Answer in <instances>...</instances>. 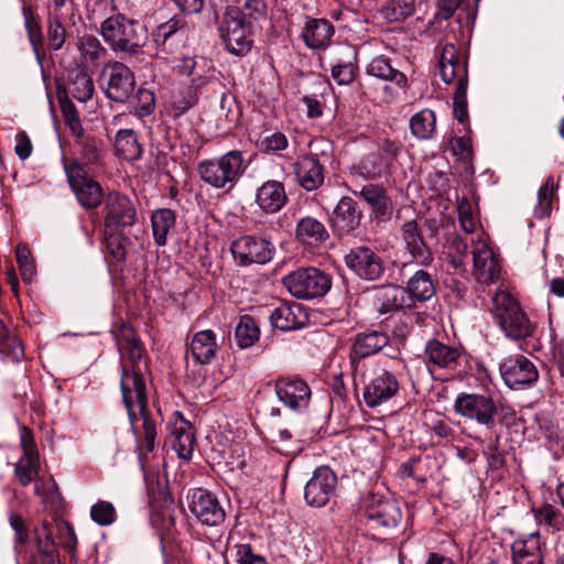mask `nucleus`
<instances>
[{
  "mask_svg": "<svg viewBox=\"0 0 564 564\" xmlns=\"http://www.w3.org/2000/svg\"><path fill=\"white\" fill-rule=\"evenodd\" d=\"M235 261L242 267L250 264H264L272 260L273 245L259 237L242 236L236 239L230 247Z\"/></svg>",
  "mask_w": 564,
  "mask_h": 564,
  "instance_id": "obj_11",
  "label": "nucleus"
},
{
  "mask_svg": "<svg viewBox=\"0 0 564 564\" xmlns=\"http://www.w3.org/2000/svg\"><path fill=\"white\" fill-rule=\"evenodd\" d=\"M295 175L299 184L306 191L317 189L325 178L323 165L313 155H303L297 159Z\"/></svg>",
  "mask_w": 564,
  "mask_h": 564,
  "instance_id": "obj_27",
  "label": "nucleus"
},
{
  "mask_svg": "<svg viewBox=\"0 0 564 564\" xmlns=\"http://www.w3.org/2000/svg\"><path fill=\"white\" fill-rule=\"evenodd\" d=\"M259 151L267 154H276L289 145L286 135L280 131H264L256 139Z\"/></svg>",
  "mask_w": 564,
  "mask_h": 564,
  "instance_id": "obj_44",
  "label": "nucleus"
},
{
  "mask_svg": "<svg viewBox=\"0 0 564 564\" xmlns=\"http://www.w3.org/2000/svg\"><path fill=\"white\" fill-rule=\"evenodd\" d=\"M259 336L260 330L253 317L241 316L235 328L237 345L240 348H249L259 339Z\"/></svg>",
  "mask_w": 564,
  "mask_h": 564,
  "instance_id": "obj_43",
  "label": "nucleus"
},
{
  "mask_svg": "<svg viewBox=\"0 0 564 564\" xmlns=\"http://www.w3.org/2000/svg\"><path fill=\"white\" fill-rule=\"evenodd\" d=\"M413 306L415 302H425L435 294V284L432 274L425 269H417L403 288Z\"/></svg>",
  "mask_w": 564,
  "mask_h": 564,
  "instance_id": "obj_29",
  "label": "nucleus"
},
{
  "mask_svg": "<svg viewBox=\"0 0 564 564\" xmlns=\"http://www.w3.org/2000/svg\"><path fill=\"white\" fill-rule=\"evenodd\" d=\"M405 290L399 285H384L376 290L375 305L379 316L387 318L388 315L404 307H411Z\"/></svg>",
  "mask_w": 564,
  "mask_h": 564,
  "instance_id": "obj_24",
  "label": "nucleus"
},
{
  "mask_svg": "<svg viewBox=\"0 0 564 564\" xmlns=\"http://www.w3.org/2000/svg\"><path fill=\"white\" fill-rule=\"evenodd\" d=\"M236 550L238 564H267L265 557L256 553L250 544H238Z\"/></svg>",
  "mask_w": 564,
  "mask_h": 564,
  "instance_id": "obj_60",
  "label": "nucleus"
},
{
  "mask_svg": "<svg viewBox=\"0 0 564 564\" xmlns=\"http://www.w3.org/2000/svg\"><path fill=\"white\" fill-rule=\"evenodd\" d=\"M118 4L117 0H96L89 8H88V19L95 20L99 19L106 13H115L118 12Z\"/></svg>",
  "mask_w": 564,
  "mask_h": 564,
  "instance_id": "obj_62",
  "label": "nucleus"
},
{
  "mask_svg": "<svg viewBox=\"0 0 564 564\" xmlns=\"http://www.w3.org/2000/svg\"><path fill=\"white\" fill-rule=\"evenodd\" d=\"M275 393L281 402L294 411L307 408L311 400L308 384L299 378H279L274 384Z\"/></svg>",
  "mask_w": 564,
  "mask_h": 564,
  "instance_id": "obj_22",
  "label": "nucleus"
},
{
  "mask_svg": "<svg viewBox=\"0 0 564 564\" xmlns=\"http://www.w3.org/2000/svg\"><path fill=\"white\" fill-rule=\"evenodd\" d=\"M359 196L371 207L377 217H384L389 214L390 200L383 187L367 184L359 192Z\"/></svg>",
  "mask_w": 564,
  "mask_h": 564,
  "instance_id": "obj_40",
  "label": "nucleus"
},
{
  "mask_svg": "<svg viewBox=\"0 0 564 564\" xmlns=\"http://www.w3.org/2000/svg\"><path fill=\"white\" fill-rule=\"evenodd\" d=\"M95 91L90 75L84 69H76L70 74L68 93L78 101L85 102L93 97Z\"/></svg>",
  "mask_w": 564,
  "mask_h": 564,
  "instance_id": "obj_41",
  "label": "nucleus"
},
{
  "mask_svg": "<svg viewBox=\"0 0 564 564\" xmlns=\"http://www.w3.org/2000/svg\"><path fill=\"white\" fill-rule=\"evenodd\" d=\"M288 199L284 184L274 180L264 182L256 193V204L265 214L280 212Z\"/></svg>",
  "mask_w": 564,
  "mask_h": 564,
  "instance_id": "obj_26",
  "label": "nucleus"
},
{
  "mask_svg": "<svg viewBox=\"0 0 564 564\" xmlns=\"http://www.w3.org/2000/svg\"><path fill=\"white\" fill-rule=\"evenodd\" d=\"M383 12L389 20H404L414 13V0H390Z\"/></svg>",
  "mask_w": 564,
  "mask_h": 564,
  "instance_id": "obj_47",
  "label": "nucleus"
},
{
  "mask_svg": "<svg viewBox=\"0 0 564 564\" xmlns=\"http://www.w3.org/2000/svg\"><path fill=\"white\" fill-rule=\"evenodd\" d=\"M535 517L540 522H544L555 530H561L564 527V517L551 505H545L539 509Z\"/></svg>",
  "mask_w": 564,
  "mask_h": 564,
  "instance_id": "obj_59",
  "label": "nucleus"
},
{
  "mask_svg": "<svg viewBox=\"0 0 564 564\" xmlns=\"http://www.w3.org/2000/svg\"><path fill=\"white\" fill-rule=\"evenodd\" d=\"M467 257V243L458 237H454L446 246L445 258L454 269L465 264Z\"/></svg>",
  "mask_w": 564,
  "mask_h": 564,
  "instance_id": "obj_48",
  "label": "nucleus"
},
{
  "mask_svg": "<svg viewBox=\"0 0 564 564\" xmlns=\"http://www.w3.org/2000/svg\"><path fill=\"white\" fill-rule=\"evenodd\" d=\"M458 220L464 231L471 234L478 226L477 216L473 212L471 204L467 199H462L457 206Z\"/></svg>",
  "mask_w": 564,
  "mask_h": 564,
  "instance_id": "obj_55",
  "label": "nucleus"
},
{
  "mask_svg": "<svg viewBox=\"0 0 564 564\" xmlns=\"http://www.w3.org/2000/svg\"><path fill=\"white\" fill-rule=\"evenodd\" d=\"M22 9V15L24 18L25 29L28 32L29 40L33 46V48L36 51L37 46L42 43V33L41 28L37 22L34 21L33 18V10L30 4L26 2H23Z\"/></svg>",
  "mask_w": 564,
  "mask_h": 564,
  "instance_id": "obj_52",
  "label": "nucleus"
},
{
  "mask_svg": "<svg viewBox=\"0 0 564 564\" xmlns=\"http://www.w3.org/2000/svg\"><path fill=\"white\" fill-rule=\"evenodd\" d=\"M401 239L404 249L411 257V261L403 263L402 270H406L413 264L423 268L431 265L434 260L433 253L424 241L422 231L415 220H410L402 225Z\"/></svg>",
  "mask_w": 564,
  "mask_h": 564,
  "instance_id": "obj_14",
  "label": "nucleus"
},
{
  "mask_svg": "<svg viewBox=\"0 0 564 564\" xmlns=\"http://www.w3.org/2000/svg\"><path fill=\"white\" fill-rule=\"evenodd\" d=\"M286 290L297 299H315L325 295L330 289L329 276L316 268L299 269L282 280Z\"/></svg>",
  "mask_w": 564,
  "mask_h": 564,
  "instance_id": "obj_7",
  "label": "nucleus"
},
{
  "mask_svg": "<svg viewBox=\"0 0 564 564\" xmlns=\"http://www.w3.org/2000/svg\"><path fill=\"white\" fill-rule=\"evenodd\" d=\"M429 361L440 368H449L457 362L460 354L457 348L445 345L436 339L430 340L425 347Z\"/></svg>",
  "mask_w": 564,
  "mask_h": 564,
  "instance_id": "obj_37",
  "label": "nucleus"
},
{
  "mask_svg": "<svg viewBox=\"0 0 564 564\" xmlns=\"http://www.w3.org/2000/svg\"><path fill=\"white\" fill-rule=\"evenodd\" d=\"M106 78L105 95L116 102H124L134 90V74L122 62H109L102 70Z\"/></svg>",
  "mask_w": 564,
  "mask_h": 564,
  "instance_id": "obj_12",
  "label": "nucleus"
},
{
  "mask_svg": "<svg viewBox=\"0 0 564 564\" xmlns=\"http://www.w3.org/2000/svg\"><path fill=\"white\" fill-rule=\"evenodd\" d=\"M148 370H122L120 390L128 417L133 430L140 459L144 453H152L156 444V420L149 411L144 375Z\"/></svg>",
  "mask_w": 564,
  "mask_h": 564,
  "instance_id": "obj_1",
  "label": "nucleus"
},
{
  "mask_svg": "<svg viewBox=\"0 0 564 564\" xmlns=\"http://www.w3.org/2000/svg\"><path fill=\"white\" fill-rule=\"evenodd\" d=\"M240 13V20L250 22L258 21L267 15V4L264 0H246L242 7H237Z\"/></svg>",
  "mask_w": 564,
  "mask_h": 564,
  "instance_id": "obj_50",
  "label": "nucleus"
},
{
  "mask_svg": "<svg viewBox=\"0 0 564 564\" xmlns=\"http://www.w3.org/2000/svg\"><path fill=\"white\" fill-rule=\"evenodd\" d=\"M399 391V381L394 373L382 369L373 368L364 376V400L369 408H376L391 398Z\"/></svg>",
  "mask_w": 564,
  "mask_h": 564,
  "instance_id": "obj_10",
  "label": "nucleus"
},
{
  "mask_svg": "<svg viewBox=\"0 0 564 564\" xmlns=\"http://www.w3.org/2000/svg\"><path fill=\"white\" fill-rule=\"evenodd\" d=\"M166 442L181 459H191L195 446V432L192 423L178 411H174L167 422Z\"/></svg>",
  "mask_w": 564,
  "mask_h": 564,
  "instance_id": "obj_15",
  "label": "nucleus"
},
{
  "mask_svg": "<svg viewBox=\"0 0 564 564\" xmlns=\"http://www.w3.org/2000/svg\"><path fill=\"white\" fill-rule=\"evenodd\" d=\"M188 509L204 525L217 527L225 521L226 512L208 490L196 488L188 495Z\"/></svg>",
  "mask_w": 564,
  "mask_h": 564,
  "instance_id": "obj_13",
  "label": "nucleus"
},
{
  "mask_svg": "<svg viewBox=\"0 0 564 564\" xmlns=\"http://www.w3.org/2000/svg\"><path fill=\"white\" fill-rule=\"evenodd\" d=\"M36 544L40 553L48 555L54 549V540L47 522H43L40 528L35 530Z\"/></svg>",
  "mask_w": 564,
  "mask_h": 564,
  "instance_id": "obj_61",
  "label": "nucleus"
},
{
  "mask_svg": "<svg viewBox=\"0 0 564 564\" xmlns=\"http://www.w3.org/2000/svg\"><path fill=\"white\" fill-rule=\"evenodd\" d=\"M47 39L50 47L54 51H58L64 45L66 39V31L59 19H48Z\"/></svg>",
  "mask_w": 564,
  "mask_h": 564,
  "instance_id": "obj_57",
  "label": "nucleus"
},
{
  "mask_svg": "<svg viewBox=\"0 0 564 564\" xmlns=\"http://www.w3.org/2000/svg\"><path fill=\"white\" fill-rule=\"evenodd\" d=\"M361 214L356 208V203L350 197H343L336 205L332 225L338 235H347L354 231L360 224Z\"/></svg>",
  "mask_w": 564,
  "mask_h": 564,
  "instance_id": "obj_28",
  "label": "nucleus"
},
{
  "mask_svg": "<svg viewBox=\"0 0 564 564\" xmlns=\"http://www.w3.org/2000/svg\"><path fill=\"white\" fill-rule=\"evenodd\" d=\"M77 48L80 55L91 63L104 58L107 55V48L94 34H84L77 41Z\"/></svg>",
  "mask_w": 564,
  "mask_h": 564,
  "instance_id": "obj_45",
  "label": "nucleus"
},
{
  "mask_svg": "<svg viewBox=\"0 0 564 564\" xmlns=\"http://www.w3.org/2000/svg\"><path fill=\"white\" fill-rule=\"evenodd\" d=\"M295 236L305 243H321L329 237L324 224L311 216L303 217L297 221Z\"/></svg>",
  "mask_w": 564,
  "mask_h": 564,
  "instance_id": "obj_35",
  "label": "nucleus"
},
{
  "mask_svg": "<svg viewBox=\"0 0 564 564\" xmlns=\"http://www.w3.org/2000/svg\"><path fill=\"white\" fill-rule=\"evenodd\" d=\"M219 36L230 54L243 56L253 45L250 22L241 21L237 7H227L218 26Z\"/></svg>",
  "mask_w": 564,
  "mask_h": 564,
  "instance_id": "obj_6",
  "label": "nucleus"
},
{
  "mask_svg": "<svg viewBox=\"0 0 564 564\" xmlns=\"http://www.w3.org/2000/svg\"><path fill=\"white\" fill-rule=\"evenodd\" d=\"M90 517L99 525H110L116 520V510L110 502L99 500L91 507Z\"/></svg>",
  "mask_w": 564,
  "mask_h": 564,
  "instance_id": "obj_51",
  "label": "nucleus"
},
{
  "mask_svg": "<svg viewBox=\"0 0 564 564\" xmlns=\"http://www.w3.org/2000/svg\"><path fill=\"white\" fill-rule=\"evenodd\" d=\"M453 406L456 414L487 427L494 425L498 412L494 399L480 393H460Z\"/></svg>",
  "mask_w": 564,
  "mask_h": 564,
  "instance_id": "obj_9",
  "label": "nucleus"
},
{
  "mask_svg": "<svg viewBox=\"0 0 564 564\" xmlns=\"http://www.w3.org/2000/svg\"><path fill=\"white\" fill-rule=\"evenodd\" d=\"M270 321L274 328L289 332L304 327L308 316L301 304L284 303L271 312Z\"/></svg>",
  "mask_w": 564,
  "mask_h": 564,
  "instance_id": "obj_25",
  "label": "nucleus"
},
{
  "mask_svg": "<svg viewBox=\"0 0 564 564\" xmlns=\"http://www.w3.org/2000/svg\"><path fill=\"white\" fill-rule=\"evenodd\" d=\"M105 210V228H109V230H124L132 227L137 220V212L132 202L117 192L107 195Z\"/></svg>",
  "mask_w": 564,
  "mask_h": 564,
  "instance_id": "obj_18",
  "label": "nucleus"
},
{
  "mask_svg": "<svg viewBox=\"0 0 564 564\" xmlns=\"http://www.w3.org/2000/svg\"><path fill=\"white\" fill-rule=\"evenodd\" d=\"M334 34L332 23L325 19H311L305 23L302 37L311 48L325 47Z\"/></svg>",
  "mask_w": 564,
  "mask_h": 564,
  "instance_id": "obj_32",
  "label": "nucleus"
},
{
  "mask_svg": "<svg viewBox=\"0 0 564 564\" xmlns=\"http://www.w3.org/2000/svg\"><path fill=\"white\" fill-rule=\"evenodd\" d=\"M513 564H542L540 539L531 534L527 539H518L512 543Z\"/></svg>",
  "mask_w": 564,
  "mask_h": 564,
  "instance_id": "obj_33",
  "label": "nucleus"
},
{
  "mask_svg": "<svg viewBox=\"0 0 564 564\" xmlns=\"http://www.w3.org/2000/svg\"><path fill=\"white\" fill-rule=\"evenodd\" d=\"M347 267L360 279L375 281L382 276L384 265L381 257L368 247H356L345 256Z\"/></svg>",
  "mask_w": 564,
  "mask_h": 564,
  "instance_id": "obj_19",
  "label": "nucleus"
},
{
  "mask_svg": "<svg viewBox=\"0 0 564 564\" xmlns=\"http://www.w3.org/2000/svg\"><path fill=\"white\" fill-rule=\"evenodd\" d=\"M116 154L128 161L138 160L141 156L142 148L137 133L132 129H121L115 138Z\"/></svg>",
  "mask_w": 564,
  "mask_h": 564,
  "instance_id": "obj_38",
  "label": "nucleus"
},
{
  "mask_svg": "<svg viewBox=\"0 0 564 564\" xmlns=\"http://www.w3.org/2000/svg\"><path fill=\"white\" fill-rule=\"evenodd\" d=\"M336 484L337 477L330 468L318 467L305 486L306 502L312 507H324L334 494Z\"/></svg>",
  "mask_w": 564,
  "mask_h": 564,
  "instance_id": "obj_21",
  "label": "nucleus"
},
{
  "mask_svg": "<svg viewBox=\"0 0 564 564\" xmlns=\"http://www.w3.org/2000/svg\"><path fill=\"white\" fill-rule=\"evenodd\" d=\"M151 221L155 242L164 246L167 234L175 224L174 213L167 208L159 209L152 214Z\"/></svg>",
  "mask_w": 564,
  "mask_h": 564,
  "instance_id": "obj_42",
  "label": "nucleus"
},
{
  "mask_svg": "<svg viewBox=\"0 0 564 564\" xmlns=\"http://www.w3.org/2000/svg\"><path fill=\"white\" fill-rule=\"evenodd\" d=\"M356 68V64L332 65V76L339 85H347L354 80Z\"/></svg>",
  "mask_w": 564,
  "mask_h": 564,
  "instance_id": "obj_63",
  "label": "nucleus"
},
{
  "mask_svg": "<svg viewBox=\"0 0 564 564\" xmlns=\"http://www.w3.org/2000/svg\"><path fill=\"white\" fill-rule=\"evenodd\" d=\"M217 347L215 333L210 329H205L194 334L189 344V351L194 362L208 365L215 358Z\"/></svg>",
  "mask_w": 564,
  "mask_h": 564,
  "instance_id": "obj_31",
  "label": "nucleus"
},
{
  "mask_svg": "<svg viewBox=\"0 0 564 564\" xmlns=\"http://www.w3.org/2000/svg\"><path fill=\"white\" fill-rule=\"evenodd\" d=\"M388 343L389 337L386 333L371 332L358 334L352 345V352L359 359L366 358L380 351Z\"/></svg>",
  "mask_w": 564,
  "mask_h": 564,
  "instance_id": "obj_34",
  "label": "nucleus"
},
{
  "mask_svg": "<svg viewBox=\"0 0 564 564\" xmlns=\"http://www.w3.org/2000/svg\"><path fill=\"white\" fill-rule=\"evenodd\" d=\"M500 372L506 384L510 388L531 384L539 378L533 362L521 355L506 359L500 365Z\"/></svg>",
  "mask_w": 564,
  "mask_h": 564,
  "instance_id": "obj_23",
  "label": "nucleus"
},
{
  "mask_svg": "<svg viewBox=\"0 0 564 564\" xmlns=\"http://www.w3.org/2000/svg\"><path fill=\"white\" fill-rule=\"evenodd\" d=\"M104 238L108 253L116 261L124 260L126 246L129 239L123 235V230H109V228H105Z\"/></svg>",
  "mask_w": 564,
  "mask_h": 564,
  "instance_id": "obj_46",
  "label": "nucleus"
},
{
  "mask_svg": "<svg viewBox=\"0 0 564 564\" xmlns=\"http://www.w3.org/2000/svg\"><path fill=\"white\" fill-rule=\"evenodd\" d=\"M115 339L120 352L121 371L124 370H148V365L143 360V347L137 339L131 326L123 324L115 333Z\"/></svg>",
  "mask_w": 564,
  "mask_h": 564,
  "instance_id": "obj_17",
  "label": "nucleus"
},
{
  "mask_svg": "<svg viewBox=\"0 0 564 564\" xmlns=\"http://www.w3.org/2000/svg\"><path fill=\"white\" fill-rule=\"evenodd\" d=\"M75 144L78 147V151L83 159L88 164H98L100 161V153L98 142L90 137H84L80 140H75Z\"/></svg>",
  "mask_w": 564,
  "mask_h": 564,
  "instance_id": "obj_56",
  "label": "nucleus"
},
{
  "mask_svg": "<svg viewBox=\"0 0 564 564\" xmlns=\"http://www.w3.org/2000/svg\"><path fill=\"white\" fill-rule=\"evenodd\" d=\"M367 517L372 528L392 529L399 524L402 513L397 501L384 500L371 507Z\"/></svg>",
  "mask_w": 564,
  "mask_h": 564,
  "instance_id": "obj_30",
  "label": "nucleus"
},
{
  "mask_svg": "<svg viewBox=\"0 0 564 564\" xmlns=\"http://www.w3.org/2000/svg\"><path fill=\"white\" fill-rule=\"evenodd\" d=\"M367 73L379 79L394 83L400 88H404L408 85L406 76L392 67L390 61L384 56L373 58L367 67Z\"/></svg>",
  "mask_w": 564,
  "mask_h": 564,
  "instance_id": "obj_36",
  "label": "nucleus"
},
{
  "mask_svg": "<svg viewBox=\"0 0 564 564\" xmlns=\"http://www.w3.org/2000/svg\"><path fill=\"white\" fill-rule=\"evenodd\" d=\"M63 164L69 186L79 204L88 209L98 207L104 196L99 183L88 176L77 160L64 159Z\"/></svg>",
  "mask_w": 564,
  "mask_h": 564,
  "instance_id": "obj_8",
  "label": "nucleus"
},
{
  "mask_svg": "<svg viewBox=\"0 0 564 564\" xmlns=\"http://www.w3.org/2000/svg\"><path fill=\"white\" fill-rule=\"evenodd\" d=\"M59 539L63 547L74 554L77 545V538L73 527L68 522H64L59 529Z\"/></svg>",
  "mask_w": 564,
  "mask_h": 564,
  "instance_id": "obj_64",
  "label": "nucleus"
},
{
  "mask_svg": "<svg viewBox=\"0 0 564 564\" xmlns=\"http://www.w3.org/2000/svg\"><path fill=\"white\" fill-rule=\"evenodd\" d=\"M98 33L112 52L130 57L141 55L148 43L147 28L120 11L106 17Z\"/></svg>",
  "mask_w": 564,
  "mask_h": 564,
  "instance_id": "obj_2",
  "label": "nucleus"
},
{
  "mask_svg": "<svg viewBox=\"0 0 564 564\" xmlns=\"http://www.w3.org/2000/svg\"><path fill=\"white\" fill-rule=\"evenodd\" d=\"M553 192L554 181L552 177H549L538 193V205L535 207L538 217L542 218L550 214Z\"/></svg>",
  "mask_w": 564,
  "mask_h": 564,
  "instance_id": "obj_54",
  "label": "nucleus"
},
{
  "mask_svg": "<svg viewBox=\"0 0 564 564\" xmlns=\"http://www.w3.org/2000/svg\"><path fill=\"white\" fill-rule=\"evenodd\" d=\"M491 312L507 337L519 340L532 336L533 324L518 301L507 291H498L494 294Z\"/></svg>",
  "mask_w": 564,
  "mask_h": 564,
  "instance_id": "obj_4",
  "label": "nucleus"
},
{
  "mask_svg": "<svg viewBox=\"0 0 564 564\" xmlns=\"http://www.w3.org/2000/svg\"><path fill=\"white\" fill-rule=\"evenodd\" d=\"M440 75L442 80L446 84H452L454 80H457V87L453 98V113L460 123H464L468 118L466 96L468 87L467 65L452 43L445 44L442 48Z\"/></svg>",
  "mask_w": 564,
  "mask_h": 564,
  "instance_id": "obj_3",
  "label": "nucleus"
},
{
  "mask_svg": "<svg viewBox=\"0 0 564 564\" xmlns=\"http://www.w3.org/2000/svg\"><path fill=\"white\" fill-rule=\"evenodd\" d=\"M473 275L478 283L491 284L500 279L501 267L498 256L484 240L475 242L473 248Z\"/></svg>",
  "mask_w": 564,
  "mask_h": 564,
  "instance_id": "obj_20",
  "label": "nucleus"
},
{
  "mask_svg": "<svg viewBox=\"0 0 564 564\" xmlns=\"http://www.w3.org/2000/svg\"><path fill=\"white\" fill-rule=\"evenodd\" d=\"M246 170L242 153L229 151L218 160L203 161L198 165L200 178L215 188L229 191Z\"/></svg>",
  "mask_w": 564,
  "mask_h": 564,
  "instance_id": "obj_5",
  "label": "nucleus"
},
{
  "mask_svg": "<svg viewBox=\"0 0 564 564\" xmlns=\"http://www.w3.org/2000/svg\"><path fill=\"white\" fill-rule=\"evenodd\" d=\"M17 261L24 282L31 283L36 274L34 260L31 257L29 248L24 245L17 247Z\"/></svg>",
  "mask_w": 564,
  "mask_h": 564,
  "instance_id": "obj_49",
  "label": "nucleus"
},
{
  "mask_svg": "<svg viewBox=\"0 0 564 564\" xmlns=\"http://www.w3.org/2000/svg\"><path fill=\"white\" fill-rule=\"evenodd\" d=\"M411 133L420 140H430L436 133V116L430 109L414 113L410 120Z\"/></svg>",
  "mask_w": 564,
  "mask_h": 564,
  "instance_id": "obj_39",
  "label": "nucleus"
},
{
  "mask_svg": "<svg viewBox=\"0 0 564 564\" xmlns=\"http://www.w3.org/2000/svg\"><path fill=\"white\" fill-rule=\"evenodd\" d=\"M332 65H346L357 63V52L349 44H337L330 52Z\"/></svg>",
  "mask_w": 564,
  "mask_h": 564,
  "instance_id": "obj_58",
  "label": "nucleus"
},
{
  "mask_svg": "<svg viewBox=\"0 0 564 564\" xmlns=\"http://www.w3.org/2000/svg\"><path fill=\"white\" fill-rule=\"evenodd\" d=\"M20 443L23 455L14 465V474L19 482L26 487L36 479L40 471V456L32 431L26 426L20 429Z\"/></svg>",
  "mask_w": 564,
  "mask_h": 564,
  "instance_id": "obj_16",
  "label": "nucleus"
},
{
  "mask_svg": "<svg viewBox=\"0 0 564 564\" xmlns=\"http://www.w3.org/2000/svg\"><path fill=\"white\" fill-rule=\"evenodd\" d=\"M131 104L140 116H149L155 104L154 94L147 88H139L134 96H131Z\"/></svg>",
  "mask_w": 564,
  "mask_h": 564,
  "instance_id": "obj_53",
  "label": "nucleus"
}]
</instances>
